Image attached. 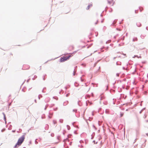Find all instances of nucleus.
<instances>
[{"mask_svg": "<svg viewBox=\"0 0 148 148\" xmlns=\"http://www.w3.org/2000/svg\"><path fill=\"white\" fill-rule=\"evenodd\" d=\"M25 138V136L24 135H23L21 137L19 138L17 143L15 146V147H18L19 146L21 145L22 143L23 142Z\"/></svg>", "mask_w": 148, "mask_h": 148, "instance_id": "1", "label": "nucleus"}, {"mask_svg": "<svg viewBox=\"0 0 148 148\" xmlns=\"http://www.w3.org/2000/svg\"><path fill=\"white\" fill-rule=\"evenodd\" d=\"M72 56L73 55L72 54H71L70 55H69L68 56H66L65 57L62 58L61 59V62H62L66 61L69 59L70 57Z\"/></svg>", "mask_w": 148, "mask_h": 148, "instance_id": "2", "label": "nucleus"}, {"mask_svg": "<svg viewBox=\"0 0 148 148\" xmlns=\"http://www.w3.org/2000/svg\"><path fill=\"white\" fill-rule=\"evenodd\" d=\"M108 3L110 5L112 4L113 5V0H108Z\"/></svg>", "mask_w": 148, "mask_h": 148, "instance_id": "3", "label": "nucleus"}, {"mask_svg": "<svg viewBox=\"0 0 148 148\" xmlns=\"http://www.w3.org/2000/svg\"><path fill=\"white\" fill-rule=\"evenodd\" d=\"M92 4H90V5H88V7H87V8H86V9H87V10H88V9H89L90 8V7H92Z\"/></svg>", "mask_w": 148, "mask_h": 148, "instance_id": "4", "label": "nucleus"}, {"mask_svg": "<svg viewBox=\"0 0 148 148\" xmlns=\"http://www.w3.org/2000/svg\"><path fill=\"white\" fill-rule=\"evenodd\" d=\"M123 113H121V117H122L123 116Z\"/></svg>", "mask_w": 148, "mask_h": 148, "instance_id": "5", "label": "nucleus"}]
</instances>
